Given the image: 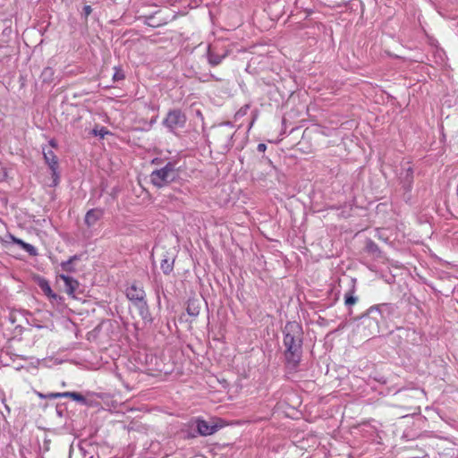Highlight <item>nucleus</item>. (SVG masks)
<instances>
[{"label":"nucleus","mask_w":458,"mask_h":458,"mask_svg":"<svg viewBox=\"0 0 458 458\" xmlns=\"http://www.w3.org/2000/svg\"><path fill=\"white\" fill-rule=\"evenodd\" d=\"M222 58L219 57V56H214L212 55H209V62L210 64H212L213 65H217L220 64Z\"/></svg>","instance_id":"nucleus-17"},{"label":"nucleus","mask_w":458,"mask_h":458,"mask_svg":"<svg viewBox=\"0 0 458 458\" xmlns=\"http://www.w3.org/2000/svg\"><path fill=\"white\" fill-rule=\"evenodd\" d=\"M51 73H52V69L51 68H47L43 72V74H51Z\"/></svg>","instance_id":"nucleus-23"},{"label":"nucleus","mask_w":458,"mask_h":458,"mask_svg":"<svg viewBox=\"0 0 458 458\" xmlns=\"http://www.w3.org/2000/svg\"><path fill=\"white\" fill-rule=\"evenodd\" d=\"M361 325L365 336H370L379 333V324L376 317L365 316L361 319Z\"/></svg>","instance_id":"nucleus-5"},{"label":"nucleus","mask_w":458,"mask_h":458,"mask_svg":"<svg viewBox=\"0 0 458 458\" xmlns=\"http://www.w3.org/2000/svg\"><path fill=\"white\" fill-rule=\"evenodd\" d=\"M76 259H77V256H72L68 260L62 262L61 266H62L63 269L67 271V272L73 271L72 264Z\"/></svg>","instance_id":"nucleus-15"},{"label":"nucleus","mask_w":458,"mask_h":458,"mask_svg":"<svg viewBox=\"0 0 458 458\" xmlns=\"http://www.w3.org/2000/svg\"><path fill=\"white\" fill-rule=\"evenodd\" d=\"M39 286L47 296L54 300L57 299L58 296L53 293L49 284L47 281L41 282Z\"/></svg>","instance_id":"nucleus-12"},{"label":"nucleus","mask_w":458,"mask_h":458,"mask_svg":"<svg viewBox=\"0 0 458 458\" xmlns=\"http://www.w3.org/2000/svg\"><path fill=\"white\" fill-rule=\"evenodd\" d=\"M174 268V259H164L161 262V269L165 274H169Z\"/></svg>","instance_id":"nucleus-13"},{"label":"nucleus","mask_w":458,"mask_h":458,"mask_svg":"<svg viewBox=\"0 0 458 458\" xmlns=\"http://www.w3.org/2000/svg\"><path fill=\"white\" fill-rule=\"evenodd\" d=\"M176 176L177 172L174 165L168 163L164 167L153 171L150 174V180L155 186L161 188L174 181Z\"/></svg>","instance_id":"nucleus-3"},{"label":"nucleus","mask_w":458,"mask_h":458,"mask_svg":"<svg viewBox=\"0 0 458 458\" xmlns=\"http://www.w3.org/2000/svg\"><path fill=\"white\" fill-rule=\"evenodd\" d=\"M103 210L101 208H92L89 210L84 218L86 225L90 228L96 225L98 221L103 216Z\"/></svg>","instance_id":"nucleus-7"},{"label":"nucleus","mask_w":458,"mask_h":458,"mask_svg":"<svg viewBox=\"0 0 458 458\" xmlns=\"http://www.w3.org/2000/svg\"><path fill=\"white\" fill-rule=\"evenodd\" d=\"M186 117L179 109H174L168 112L166 117L163 121V124L170 131L181 128L184 125Z\"/></svg>","instance_id":"nucleus-4"},{"label":"nucleus","mask_w":458,"mask_h":458,"mask_svg":"<svg viewBox=\"0 0 458 458\" xmlns=\"http://www.w3.org/2000/svg\"><path fill=\"white\" fill-rule=\"evenodd\" d=\"M43 155L46 163L49 165V168L52 171V176L54 178V184L55 185L58 181V174H57V167H58V162L57 157L55 155V153L51 149L46 150L43 148Z\"/></svg>","instance_id":"nucleus-6"},{"label":"nucleus","mask_w":458,"mask_h":458,"mask_svg":"<svg viewBox=\"0 0 458 458\" xmlns=\"http://www.w3.org/2000/svg\"><path fill=\"white\" fill-rule=\"evenodd\" d=\"M357 301V298L350 295L345 297V304L348 306L355 304Z\"/></svg>","instance_id":"nucleus-18"},{"label":"nucleus","mask_w":458,"mask_h":458,"mask_svg":"<svg viewBox=\"0 0 458 458\" xmlns=\"http://www.w3.org/2000/svg\"><path fill=\"white\" fill-rule=\"evenodd\" d=\"M258 150L260 151V152H263L266 150V145L263 144V143H260L258 145Z\"/></svg>","instance_id":"nucleus-21"},{"label":"nucleus","mask_w":458,"mask_h":458,"mask_svg":"<svg viewBox=\"0 0 458 458\" xmlns=\"http://www.w3.org/2000/svg\"><path fill=\"white\" fill-rule=\"evenodd\" d=\"M49 397L56 399L61 397H69L72 398L74 401L80 402V403H85L86 399L85 397L77 392H64V393H53L49 394Z\"/></svg>","instance_id":"nucleus-10"},{"label":"nucleus","mask_w":458,"mask_h":458,"mask_svg":"<svg viewBox=\"0 0 458 458\" xmlns=\"http://www.w3.org/2000/svg\"><path fill=\"white\" fill-rule=\"evenodd\" d=\"M60 279H62L64 283L66 293L73 296L79 286L78 281L65 275H60Z\"/></svg>","instance_id":"nucleus-9"},{"label":"nucleus","mask_w":458,"mask_h":458,"mask_svg":"<svg viewBox=\"0 0 458 458\" xmlns=\"http://www.w3.org/2000/svg\"><path fill=\"white\" fill-rule=\"evenodd\" d=\"M197 429L201 436H210L217 430V426L210 424L206 420H198L196 421Z\"/></svg>","instance_id":"nucleus-8"},{"label":"nucleus","mask_w":458,"mask_h":458,"mask_svg":"<svg viewBox=\"0 0 458 458\" xmlns=\"http://www.w3.org/2000/svg\"><path fill=\"white\" fill-rule=\"evenodd\" d=\"M12 239H13V242L20 245L25 251H27L30 255L36 256L38 254L37 249L33 245L27 243V242H23L22 240L17 239L13 236H12Z\"/></svg>","instance_id":"nucleus-11"},{"label":"nucleus","mask_w":458,"mask_h":458,"mask_svg":"<svg viewBox=\"0 0 458 458\" xmlns=\"http://www.w3.org/2000/svg\"><path fill=\"white\" fill-rule=\"evenodd\" d=\"M93 133L95 135L100 136L101 138H104L108 133V131L106 129H105L104 127H102L100 130L94 129Z\"/></svg>","instance_id":"nucleus-16"},{"label":"nucleus","mask_w":458,"mask_h":458,"mask_svg":"<svg viewBox=\"0 0 458 458\" xmlns=\"http://www.w3.org/2000/svg\"><path fill=\"white\" fill-rule=\"evenodd\" d=\"M113 78L114 81H120L124 78V75L121 71H116Z\"/></svg>","instance_id":"nucleus-19"},{"label":"nucleus","mask_w":458,"mask_h":458,"mask_svg":"<svg viewBox=\"0 0 458 458\" xmlns=\"http://www.w3.org/2000/svg\"><path fill=\"white\" fill-rule=\"evenodd\" d=\"M247 108H248V106H246V108H245L244 110H243V109L239 110V111L236 113L235 116L237 117V116H242V115H244Z\"/></svg>","instance_id":"nucleus-20"},{"label":"nucleus","mask_w":458,"mask_h":458,"mask_svg":"<svg viewBox=\"0 0 458 458\" xmlns=\"http://www.w3.org/2000/svg\"><path fill=\"white\" fill-rule=\"evenodd\" d=\"M84 13L86 15H89L91 13V7L87 5L84 7Z\"/></svg>","instance_id":"nucleus-22"},{"label":"nucleus","mask_w":458,"mask_h":458,"mask_svg":"<svg viewBox=\"0 0 458 458\" xmlns=\"http://www.w3.org/2000/svg\"><path fill=\"white\" fill-rule=\"evenodd\" d=\"M127 298L133 302L134 306L138 309L140 316L143 319L149 318V311L148 303L146 301V293L142 287L136 284H131L126 289Z\"/></svg>","instance_id":"nucleus-2"},{"label":"nucleus","mask_w":458,"mask_h":458,"mask_svg":"<svg viewBox=\"0 0 458 458\" xmlns=\"http://www.w3.org/2000/svg\"><path fill=\"white\" fill-rule=\"evenodd\" d=\"M187 312L190 316L196 317L199 313V307L194 301H190L187 306Z\"/></svg>","instance_id":"nucleus-14"},{"label":"nucleus","mask_w":458,"mask_h":458,"mask_svg":"<svg viewBox=\"0 0 458 458\" xmlns=\"http://www.w3.org/2000/svg\"><path fill=\"white\" fill-rule=\"evenodd\" d=\"M302 340L303 331L301 326L295 321L288 322L284 328V345L286 348V360L293 367L300 361Z\"/></svg>","instance_id":"nucleus-1"},{"label":"nucleus","mask_w":458,"mask_h":458,"mask_svg":"<svg viewBox=\"0 0 458 458\" xmlns=\"http://www.w3.org/2000/svg\"><path fill=\"white\" fill-rule=\"evenodd\" d=\"M372 313H379V311L377 308H371L369 310V314H372Z\"/></svg>","instance_id":"nucleus-24"}]
</instances>
